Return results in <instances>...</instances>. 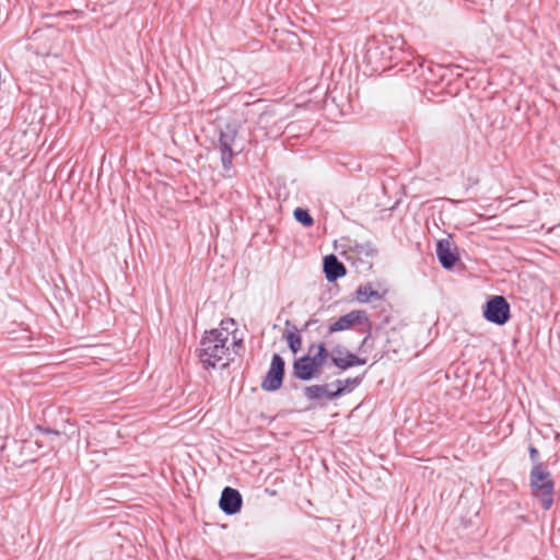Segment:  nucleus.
I'll use <instances>...</instances> for the list:
<instances>
[{
    "label": "nucleus",
    "mask_w": 560,
    "mask_h": 560,
    "mask_svg": "<svg viewBox=\"0 0 560 560\" xmlns=\"http://www.w3.org/2000/svg\"><path fill=\"white\" fill-rule=\"evenodd\" d=\"M396 54L397 58L394 59L392 66V70H395V74L401 73L404 77L416 74L418 77L420 73L418 62L422 63L423 59L401 50H397Z\"/></svg>",
    "instance_id": "9d476101"
},
{
    "label": "nucleus",
    "mask_w": 560,
    "mask_h": 560,
    "mask_svg": "<svg viewBox=\"0 0 560 560\" xmlns=\"http://www.w3.org/2000/svg\"><path fill=\"white\" fill-rule=\"evenodd\" d=\"M365 363L366 358H361L350 351L347 352V354L342 358H334V366H336L340 371H347L358 365H364Z\"/></svg>",
    "instance_id": "f3484780"
},
{
    "label": "nucleus",
    "mask_w": 560,
    "mask_h": 560,
    "mask_svg": "<svg viewBox=\"0 0 560 560\" xmlns=\"http://www.w3.org/2000/svg\"><path fill=\"white\" fill-rule=\"evenodd\" d=\"M460 524L463 525L464 528H468L471 526V520H467L465 517H462L460 518Z\"/></svg>",
    "instance_id": "393cba45"
},
{
    "label": "nucleus",
    "mask_w": 560,
    "mask_h": 560,
    "mask_svg": "<svg viewBox=\"0 0 560 560\" xmlns=\"http://www.w3.org/2000/svg\"><path fill=\"white\" fill-rule=\"evenodd\" d=\"M435 252L439 262L446 270H452L459 261L457 248L453 246L448 238L439 240Z\"/></svg>",
    "instance_id": "9b49d317"
},
{
    "label": "nucleus",
    "mask_w": 560,
    "mask_h": 560,
    "mask_svg": "<svg viewBox=\"0 0 560 560\" xmlns=\"http://www.w3.org/2000/svg\"><path fill=\"white\" fill-rule=\"evenodd\" d=\"M290 324H291V322L288 319V320L285 322V325H287V326H289Z\"/></svg>",
    "instance_id": "7c9ffc66"
},
{
    "label": "nucleus",
    "mask_w": 560,
    "mask_h": 560,
    "mask_svg": "<svg viewBox=\"0 0 560 560\" xmlns=\"http://www.w3.org/2000/svg\"><path fill=\"white\" fill-rule=\"evenodd\" d=\"M233 345H234L235 347H242V346H243V341H242V340H235V341L233 342Z\"/></svg>",
    "instance_id": "bb28decb"
},
{
    "label": "nucleus",
    "mask_w": 560,
    "mask_h": 560,
    "mask_svg": "<svg viewBox=\"0 0 560 560\" xmlns=\"http://www.w3.org/2000/svg\"><path fill=\"white\" fill-rule=\"evenodd\" d=\"M362 382L361 376L349 377L346 380H335L331 383H327L330 385L332 400H336L342 397L347 393H351L357 386H359Z\"/></svg>",
    "instance_id": "2eb2a0df"
},
{
    "label": "nucleus",
    "mask_w": 560,
    "mask_h": 560,
    "mask_svg": "<svg viewBox=\"0 0 560 560\" xmlns=\"http://www.w3.org/2000/svg\"><path fill=\"white\" fill-rule=\"evenodd\" d=\"M328 358L329 351L324 342H312L307 353L293 360L292 377L303 382L318 378Z\"/></svg>",
    "instance_id": "f257e3e1"
},
{
    "label": "nucleus",
    "mask_w": 560,
    "mask_h": 560,
    "mask_svg": "<svg viewBox=\"0 0 560 560\" xmlns=\"http://www.w3.org/2000/svg\"><path fill=\"white\" fill-rule=\"evenodd\" d=\"M528 454H529V459L533 463V466L546 465L545 463H542L540 460L539 451L534 445H529Z\"/></svg>",
    "instance_id": "4be33fe9"
},
{
    "label": "nucleus",
    "mask_w": 560,
    "mask_h": 560,
    "mask_svg": "<svg viewBox=\"0 0 560 560\" xmlns=\"http://www.w3.org/2000/svg\"><path fill=\"white\" fill-rule=\"evenodd\" d=\"M36 429L45 434L60 435V432L58 430L51 429L49 427L36 425Z\"/></svg>",
    "instance_id": "b1692460"
},
{
    "label": "nucleus",
    "mask_w": 560,
    "mask_h": 560,
    "mask_svg": "<svg viewBox=\"0 0 560 560\" xmlns=\"http://www.w3.org/2000/svg\"><path fill=\"white\" fill-rule=\"evenodd\" d=\"M294 219L301 223L304 228H311L314 224V219L311 215L308 209L298 207L293 211Z\"/></svg>",
    "instance_id": "aec40b11"
},
{
    "label": "nucleus",
    "mask_w": 560,
    "mask_h": 560,
    "mask_svg": "<svg viewBox=\"0 0 560 560\" xmlns=\"http://www.w3.org/2000/svg\"><path fill=\"white\" fill-rule=\"evenodd\" d=\"M229 332L220 329L206 331L200 339V348L196 350L202 366L206 370L215 369L226 354H229Z\"/></svg>",
    "instance_id": "f03ea898"
},
{
    "label": "nucleus",
    "mask_w": 560,
    "mask_h": 560,
    "mask_svg": "<svg viewBox=\"0 0 560 560\" xmlns=\"http://www.w3.org/2000/svg\"><path fill=\"white\" fill-rule=\"evenodd\" d=\"M240 126L235 122H228L220 128L218 144L215 145L221 155L222 167L229 172L233 167V159L243 151V147L236 143Z\"/></svg>",
    "instance_id": "20e7f679"
},
{
    "label": "nucleus",
    "mask_w": 560,
    "mask_h": 560,
    "mask_svg": "<svg viewBox=\"0 0 560 560\" xmlns=\"http://www.w3.org/2000/svg\"><path fill=\"white\" fill-rule=\"evenodd\" d=\"M228 366H229V362H226V363H224V364L222 365V368H223V369H224V368H228Z\"/></svg>",
    "instance_id": "c85d7f7f"
},
{
    "label": "nucleus",
    "mask_w": 560,
    "mask_h": 560,
    "mask_svg": "<svg viewBox=\"0 0 560 560\" xmlns=\"http://www.w3.org/2000/svg\"><path fill=\"white\" fill-rule=\"evenodd\" d=\"M420 73L418 74V79H422L425 83H436L439 80H443L445 69L441 65H434L432 62H427L424 59L422 63H419Z\"/></svg>",
    "instance_id": "4468645a"
},
{
    "label": "nucleus",
    "mask_w": 560,
    "mask_h": 560,
    "mask_svg": "<svg viewBox=\"0 0 560 560\" xmlns=\"http://www.w3.org/2000/svg\"><path fill=\"white\" fill-rule=\"evenodd\" d=\"M303 395L310 401H319L323 398L330 401L332 400L330 385L327 383L305 386L303 388Z\"/></svg>",
    "instance_id": "dca6fc26"
},
{
    "label": "nucleus",
    "mask_w": 560,
    "mask_h": 560,
    "mask_svg": "<svg viewBox=\"0 0 560 560\" xmlns=\"http://www.w3.org/2000/svg\"><path fill=\"white\" fill-rule=\"evenodd\" d=\"M285 375V361L279 353H273L269 370L261 382V388L266 392H276L282 384Z\"/></svg>",
    "instance_id": "6e6552de"
},
{
    "label": "nucleus",
    "mask_w": 560,
    "mask_h": 560,
    "mask_svg": "<svg viewBox=\"0 0 560 560\" xmlns=\"http://www.w3.org/2000/svg\"><path fill=\"white\" fill-rule=\"evenodd\" d=\"M369 323V315L364 310H353L328 326V334L343 331L350 328L360 327L362 324Z\"/></svg>",
    "instance_id": "1a4fd4ad"
},
{
    "label": "nucleus",
    "mask_w": 560,
    "mask_h": 560,
    "mask_svg": "<svg viewBox=\"0 0 560 560\" xmlns=\"http://www.w3.org/2000/svg\"><path fill=\"white\" fill-rule=\"evenodd\" d=\"M529 487L534 499L541 509L548 511L555 502V481L547 465L533 466L529 471Z\"/></svg>",
    "instance_id": "7ed1b4c3"
},
{
    "label": "nucleus",
    "mask_w": 560,
    "mask_h": 560,
    "mask_svg": "<svg viewBox=\"0 0 560 560\" xmlns=\"http://www.w3.org/2000/svg\"><path fill=\"white\" fill-rule=\"evenodd\" d=\"M482 315L487 322L502 326L511 318V306L503 295H490L482 306Z\"/></svg>",
    "instance_id": "0eeeda50"
},
{
    "label": "nucleus",
    "mask_w": 560,
    "mask_h": 560,
    "mask_svg": "<svg viewBox=\"0 0 560 560\" xmlns=\"http://www.w3.org/2000/svg\"><path fill=\"white\" fill-rule=\"evenodd\" d=\"M243 505V498L237 489L224 487L219 500V508L226 515L238 513Z\"/></svg>",
    "instance_id": "f8f14e48"
},
{
    "label": "nucleus",
    "mask_w": 560,
    "mask_h": 560,
    "mask_svg": "<svg viewBox=\"0 0 560 560\" xmlns=\"http://www.w3.org/2000/svg\"><path fill=\"white\" fill-rule=\"evenodd\" d=\"M42 54H43V55H47V56L51 55V52H50V51L42 52Z\"/></svg>",
    "instance_id": "c756f323"
},
{
    "label": "nucleus",
    "mask_w": 560,
    "mask_h": 560,
    "mask_svg": "<svg viewBox=\"0 0 560 560\" xmlns=\"http://www.w3.org/2000/svg\"><path fill=\"white\" fill-rule=\"evenodd\" d=\"M349 352V350L340 345L335 346L329 352V358L334 364V358H342Z\"/></svg>",
    "instance_id": "5701e85b"
},
{
    "label": "nucleus",
    "mask_w": 560,
    "mask_h": 560,
    "mask_svg": "<svg viewBox=\"0 0 560 560\" xmlns=\"http://www.w3.org/2000/svg\"><path fill=\"white\" fill-rule=\"evenodd\" d=\"M289 386L292 389H298V387H299L296 383H290Z\"/></svg>",
    "instance_id": "cd10ccee"
},
{
    "label": "nucleus",
    "mask_w": 560,
    "mask_h": 560,
    "mask_svg": "<svg viewBox=\"0 0 560 560\" xmlns=\"http://www.w3.org/2000/svg\"><path fill=\"white\" fill-rule=\"evenodd\" d=\"M396 51L387 42L369 40L364 60L373 71L392 70L394 59L397 58Z\"/></svg>",
    "instance_id": "39448f33"
},
{
    "label": "nucleus",
    "mask_w": 560,
    "mask_h": 560,
    "mask_svg": "<svg viewBox=\"0 0 560 560\" xmlns=\"http://www.w3.org/2000/svg\"><path fill=\"white\" fill-rule=\"evenodd\" d=\"M345 242L346 243L342 245L343 249L341 252L345 259L350 261L352 265H362L363 270H370L373 265L372 259L378 253L375 245L370 241L359 243L358 241L350 238H347Z\"/></svg>",
    "instance_id": "423d86ee"
},
{
    "label": "nucleus",
    "mask_w": 560,
    "mask_h": 560,
    "mask_svg": "<svg viewBox=\"0 0 560 560\" xmlns=\"http://www.w3.org/2000/svg\"><path fill=\"white\" fill-rule=\"evenodd\" d=\"M316 322H317V320H315V319H308V320L306 322V324H305V327L307 328V327H310L311 325H313V324H314V323H316Z\"/></svg>",
    "instance_id": "a878e982"
},
{
    "label": "nucleus",
    "mask_w": 560,
    "mask_h": 560,
    "mask_svg": "<svg viewBox=\"0 0 560 560\" xmlns=\"http://www.w3.org/2000/svg\"><path fill=\"white\" fill-rule=\"evenodd\" d=\"M323 271L328 282H335L347 275L346 266L334 254L324 257Z\"/></svg>",
    "instance_id": "ddd939ff"
},
{
    "label": "nucleus",
    "mask_w": 560,
    "mask_h": 560,
    "mask_svg": "<svg viewBox=\"0 0 560 560\" xmlns=\"http://www.w3.org/2000/svg\"><path fill=\"white\" fill-rule=\"evenodd\" d=\"M282 337L287 340L288 348L293 354H296L302 347V337L296 327H293V330H285Z\"/></svg>",
    "instance_id": "6ab92c4d"
},
{
    "label": "nucleus",
    "mask_w": 560,
    "mask_h": 560,
    "mask_svg": "<svg viewBox=\"0 0 560 560\" xmlns=\"http://www.w3.org/2000/svg\"><path fill=\"white\" fill-rule=\"evenodd\" d=\"M372 327H373V324H372L371 319L369 318V323H364L359 328H357V330L359 332L365 335L364 338L362 339L360 346H359V351H362L366 347H369V341L372 338Z\"/></svg>",
    "instance_id": "412c9836"
},
{
    "label": "nucleus",
    "mask_w": 560,
    "mask_h": 560,
    "mask_svg": "<svg viewBox=\"0 0 560 560\" xmlns=\"http://www.w3.org/2000/svg\"><path fill=\"white\" fill-rule=\"evenodd\" d=\"M355 299L359 303H368L371 300H381L382 295L372 288L371 283H366L357 288Z\"/></svg>",
    "instance_id": "a211bd4d"
}]
</instances>
